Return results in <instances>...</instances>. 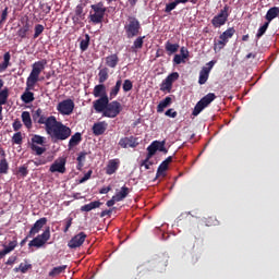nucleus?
Masks as SVG:
<instances>
[{"label":"nucleus","mask_w":279,"mask_h":279,"mask_svg":"<svg viewBox=\"0 0 279 279\" xmlns=\"http://www.w3.org/2000/svg\"><path fill=\"white\" fill-rule=\"evenodd\" d=\"M51 138V143H60V141H66L71 137V128L64 125L62 122L54 118V121L50 124V128L46 130Z\"/></svg>","instance_id":"f257e3e1"},{"label":"nucleus","mask_w":279,"mask_h":279,"mask_svg":"<svg viewBox=\"0 0 279 279\" xmlns=\"http://www.w3.org/2000/svg\"><path fill=\"white\" fill-rule=\"evenodd\" d=\"M45 66H47L45 59L33 63L32 72L26 80L27 90H34V86H36L38 77H40V74L45 71Z\"/></svg>","instance_id":"f03ea898"},{"label":"nucleus","mask_w":279,"mask_h":279,"mask_svg":"<svg viewBox=\"0 0 279 279\" xmlns=\"http://www.w3.org/2000/svg\"><path fill=\"white\" fill-rule=\"evenodd\" d=\"M124 32L126 38H136L143 32V26H141V21L134 16H129L124 23Z\"/></svg>","instance_id":"7ed1b4c3"},{"label":"nucleus","mask_w":279,"mask_h":279,"mask_svg":"<svg viewBox=\"0 0 279 279\" xmlns=\"http://www.w3.org/2000/svg\"><path fill=\"white\" fill-rule=\"evenodd\" d=\"M32 119L33 122L37 125H45L46 131H48L50 125L53 123L56 117H47V112H45V110H43L41 108H38L37 110L32 112Z\"/></svg>","instance_id":"20e7f679"},{"label":"nucleus","mask_w":279,"mask_h":279,"mask_svg":"<svg viewBox=\"0 0 279 279\" xmlns=\"http://www.w3.org/2000/svg\"><path fill=\"white\" fill-rule=\"evenodd\" d=\"M217 99V95L215 93H209L205 95L194 107L192 112L193 117H197L205 108H208L210 104H213Z\"/></svg>","instance_id":"39448f33"},{"label":"nucleus","mask_w":279,"mask_h":279,"mask_svg":"<svg viewBox=\"0 0 279 279\" xmlns=\"http://www.w3.org/2000/svg\"><path fill=\"white\" fill-rule=\"evenodd\" d=\"M123 110V107L121 106V102L113 100L107 102V107L102 113V117H107V119H117L119 114H121V111Z\"/></svg>","instance_id":"423d86ee"},{"label":"nucleus","mask_w":279,"mask_h":279,"mask_svg":"<svg viewBox=\"0 0 279 279\" xmlns=\"http://www.w3.org/2000/svg\"><path fill=\"white\" fill-rule=\"evenodd\" d=\"M228 12H230V7L226 4L223 9L211 19L213 27H223V25L228 23V17L230 16V13Z\"/></svg>","instance_id":"0eeeda50"},{"label":"nucleus","mask_w":279,"mask_h":279,"mask_svg":"<svg viewBox=\"0 0 279 279\" xmlns=\"http://www.w3.org/2000/svg\"><path fill=\"white\" fill-rule=\"evenodd\" d=\"M57 110L60 114L70 117V114H73V110H75V102L71 98L62 100L58 104Z\"/></svg>","instance_id":"6e6552de"},{"label":"nucleus","mask_w":279,"mask_h":279,"mask_svg":"<svg viewBox=\"0 0 279 279\" xmlns=\"http://www.w3.org/2000/svg\"><path fill=\"white\" fill-rule=\"evenodd\" d=\"M86 19V13H84V4H77L74 11V16L72 17V21L74 25H80L81 27H84V21Z\"/></svg>","instance_id":"1a4fd4ad"},{"label":"nucleus","mask_w":279,"mask_h":279,"mask_svg":"<svg viewBox=\"0 0 279 279\" xmlns=\"http://www.w3.org/2000/svg\"><path fill=\"white\" fill-rule=\"evenodd\" d=\"M138 137H135L133 135L129 137H122L120 138L118 145L122 147V149H128V147H131V149H134L138 147Z\"/></svg>","instance_id":"9d476101"},{"label":"nucleus","mask_w":279,"mask_h":279,"mask_svg":"<svg viewBox=\"0 0 279 279\" xmlns=\"http://www.w3.org/2000/svg\"><path fill=\"white\" fill-rule=\"evenodd\" d=\"M110 101V98L108 96H102L96 100L93 101V108L95 112L104 114L106 111V108H108V102Z\"/></svg>","instance_id":"9b49d317"},{"label":"nucleus","mask_w":279,"mask_h":279,"mask_svg":"<svg viewBox=\"0 0 279 279\" xmlns=\"http://www.w3.org/2000/svg\"><path fill=\"white\" fill-rule=\"evenodd\" d=\"M50 173H66V159L59 158L49 168Z\"/></svg>","instance_id":"f8f14e48"},{"label":"nucleus","mask_w":279,"mask_h":279,"mask_svg":"<svg viewBox=\"0 0 279 279\" xmlns=\"http://www.w3.org/2000/svg\"><path fill=\"white\" fill-rule=\"evenodd\" d=\"M86 236L87 235L84 232H80L69 241L68 247H70V250H76V247H82V245H84V241H86Z\"/></svg>","instance_id":"ddd939ff"},{"label":"nucleus","mask_w":279,"mask_h":279,"mask_svg":"<svg viewBox=\"0 0 279 279\" xmlns=\"http://www.w3.org/2000/svg\"><path fill=\"white\" fill-rule=\"evenodd\" d=\"M45 226H47V218H40L38 219L34 226L31 228L29 232H28V236H36V234H38V232H40V230H43V228H45Z\"/></svg>","instance_id":"4468645a"},{"label":"nucleus","mask_w":279,"mask_h":279,"mask_svg":"<svg viewBox=\"0 0 279 279\" xmlns=\"http://www.w3.org/2000/svg\"><path fill=\"white\" fill-rule=\"evenodd\" d=\"M121 165V160L119 159H111L108 161L106 167V173L107 175H114L117 171H119V167Z\"/></svg>","instance_id":"2eb2a0df"},{"label":"nucleus","mask_w":279,"mask_h":279,"mask_svg":"<svg viewBox=\"0 0 279 279\" xmlns=\"http://www.w3.org/2000/svg\"><path fill=\"white\" fill-rule=\"evenodd\" d=\"M166 141H154L151 142V144L148 146L155 154L156 151H162L163 154H169V150L167 149V147H165L166 145Z\"/></svg>","instance_id":"dca6fc26"},{"label":"nucleus","mask_w":279,"mask_h":279,"mask_svg":"<svg viewBox=\"0 0 279 279\" xmlns=\"http://www.w3.org/2000/svg\"><path fill=\"white\" fill-rule=\"evenodd\" d=\"M106 130H108V122L106 121L97 122L93 125V134L95 136H101V134L106 133Z\"/></svg>","instance_id":"f3484780"},{"label":"nucleus","mask_w":279,"mask_h":279,"mask_svg":"<svg viewBox=\"0 0 279 279\" xmlns=\"http://www.w3.org/2000/svg\"><path fill=\"white\" fill-rule=\"evenodd\" d=\"M173 162V157L169 156L168 158H166L158 167L157 169V174L156 178H160V175H162L165 173V171H167V169H169V163Z\"/></svg>","instance_id":"a211bd4d"},{"label":"nucleus","mask_w":279,"mask_h":279,"mask_svg":"<svg viewBox=\"0 0 279 279\" xmlns=\"http://www.w3.org/2000/svg\"><path fill=\"white\" fill-rule=\"evenodd\" d=\"M93 95L96 98L108 97V93L106 92V85L100 83L94 87Z\"/></svg>","instance_id":"6ab92c4d"},{"label":"nucleus","mask_w":279,"mask_h":279,"mask_svg":"<svg viewBox=\"0 0 279 279\" xmlns=\"http://www.w3.org/2000/svg\"><path fill=\"white\" fill-rule=\"evenodd\" d=\"M130 195V187L123 185L119 192L113 195L114 199L118 202H123L125 197Z\"/></svg>","instance_id":"aec40b11"},{"label":"nucleus","mask_w":279,"mask_h":279,"mask_svg":"<svg viewBox=\"0 0 279 279\" xmlns=\"http://www.w3.org/2000/svg\"><path fill=\"white\" fill-rule=\"evenodd\" d=\"M82 143V133L76 132L74 135L71 136L68 147L72 149L73 147H77Z\"/></svg>","instance_id":"412c9836"},{"label":"nucleus","mask_w":279,"mask_h":279,"mask_svg":"<svg viewBox=\"0 0 279 279\" xmlns=\"http://www.w3.org/2000/svg\"><path fill=\"white\" fill-rule=\"evenodd\" d=\"M165 49L168 56H173V53H178L180 49V44H172L171 40L166 41Z\"/></svg>","instance_id":"4be33fe9"},{"label":"nucleus","mask_w":279,"mask_h":279,"mask_svg":"<svg viewBox=\"0 0 279 279\" xmlns=\"http://www.w3.org/2000/svg\"><path fill=\"white\" fill-rule=\"evenodd\" d=\"M278 16H279V8L272 7L267 11L265 19L267 23H271V21H274V19H278Z\"/></svg>","instance_id":"5701e85b"},{"label":"nucleus","mask_w":279,"mask_h":279,"mask_svg":"<svg viewBox=\"0 0 279 279\" xmlns=\"http://www.w3.org/2000/svg\"><path fill=\"white\" fill-rule=\"evenodd\" d=\"M106 64L109 69H117V64H119V56L113 53L106 57Z\"/></svg>","instance_id":"b1692460"},{"label":"nucleus","mask_w":279,"mask_h":279,"mask_svg":"<svg viewBox=\"0 0 279 279\" xmlns=\"http://www.w3.org/2000/svg\"><path fill=\"white\" fill-rule=\"evenodd\" d=\"M122 85H123V81L121 78H119L116 82V85L110 89L109 99H114V97H117V95H119Z\"/></svg>","instance_id":"393cba45"},{"label":"nucleus","mask_w":279,"mask_h":279,"mask_svg":"<svg viewBox=\"0 0 279 279\" xmlns=\"http://www.w3.org/2000/svg\"><path fill=\"white\" fill-rule=\"evenodd\" d=\"M99 206H101V202L99 201L90 202L89 204L83 205L81 207V211L90 213V210H95V208H99Z\"/></svg>","instance_id":"a878e982"},{"label":"nucleus","mask_w":279,"mask_h":279,"mask_svg":"<svg viewBox=\"0 0 279 279\" xmlns=\"http://www.w3.org/2000/svg\"><path fill=\"white\" fill-rule=\"evenodd\" d=\"M210 75V69H202L198 76V84L203 86V84H206L208 82V77Z\"/></svg>","instance_id":"bb28decb"},{"label":"nucleus","mask_w":279,"mask_h":279,"mask_svg":"<svg viewBox=\"0 0 279 279\" xmlns=\"http://www.w3.org/2000/svg\"><path fill=\"white\" fill-rule=\"evenodd\" d=\"M173 99L167 96L163 100L159 102L157 106V112H165V108H169L170 104H172Z\"/></svg>","instance_id":"cd10ccee"},{"label":"nucleus","mask_w":279,"mask_h":279,"mask_svg":"<svg viewBox=\"0 0 279 279\" xmlns=\"http://www.w3.org/2000/svg\"><path fill=\"white\" fill-rule=\"evenodd\" d=\"M110 70L108 68H102L98 72V82L99 84H104L109 77Z\"/></svg>","instance_id":"c85d7f7f"},{"label":"nucleus","mask_w":279,"mask_h":279,"mask_svg":"<svg viewBox=\"0 0 279 279\" xmlns=\"http://www.w3.org/2000/svg\"><path fill=\"white\" fill-rule=\"evenodd\" d=\"M22 122L24 123L25 128H27V130H32V114L29 111L22 112Z\"/></svg>","instance_id":"c756f323"},{"label":"nucleus","mask_w":279,"mask_h":279,"mask_svg":"<svg viewBox=\"0 0 279 279\" xmlns=\"http://www.w3.org/2000/svg\"><path fill=\"white\" fill-rule=\"evenodd\" d=\"M10 97V89L8 87H4L3 89H0V106H5L8 104V99Z\"/></svg>","instance_id":"7c9ffc66"},{"label":"nucleus","mask_w":279,"mask_h":279,"mask_svg":"<svg viewBox=\"0 0 279 279\" xmlns=\"http://www.w3.org/2000/svg\"><path fill=\"white\" fill-rule=\"evenodd\" d=\"M86 156H88V153L86 151H81L76 158L77 160V166L76 169L78 171H82V169L84 168V162H86Z\"/></svg>","instance_id":"2f4dec72"},{"label":"nucleus","mask_w":279,"mask_h":279,"mask_svg":"<svg viewBox=\"0 0 279 279\" xmlns=\"http://www.w3.org/2000/svg\"><path fill=\"white\" fill-rule=\"evenodd\" d=\"M145 45V36H138L131 47L132 51H138Z\"/></svg>","instance_id":"473e14b6"},{"label":"nucleus","mask_w":279,"mask_h":279,"mask_svg":"<svg viewBox=\"0 0 279 279\" xmlns=\"http://www.w3.org/2000/svg\"><path fill=\"white\" fill-rule=\"evenodd\" d=\"M66 265L54 267L50 270L49 277L56 278V276H60V274H64L66 271Z\"/></svg>","instance_id":"72a5a7b5"},{"label":"nucleus","mask_w":279,"mask_h":279,"mask_svg":"<svg viewBox=\"0 0 279 279\" xmlns=\"http://www.w3.org/2000/svg\"><path fill=\"white\" fill-rule=\"evenodd\" d=\"M234 34H236V29H234V27H229L219 36V38H223L227 43H229L230 38H232Z\"/></svg>","instance_id":"f704fd0d"},{"label":"nucleus","mask_w":279,"mask_h":279,"mask_svg":"<svg viewBox=\"0 0 279 279\" xmlns=\"http://www.w3.org/2000/svg\"><path fill=\"white\" fill-rule=\"evenodd\" d=\"M22 101H24V104H32V101H34V93L29 92V89H27L26 87V92L21 96Z\"/></svg>","instance_id":"c9c22d12"},{"label":"nucleus","mask_w":279,"mask_h":279,"mask_svg":"<svg viewBox=\"0 0 279 279\" xmlns=\"http://www.w3.org/2000/svg\"><path fill=\"white\" fill-rule=\"evenodd\" d=\"M10 60H12V56L10 52H5L3 54V62L0 64V71H5L10 66Z\"/></svg>","instance_id":"e433bc0d"},{"label":"nucleus","mask_w":279,"mask_h":279,"mask_svg":"<svg viewBox=\"0 0 279 279\" xmlns=\"http://www.w3.org/2000/svg\"><path fill=\"white\" fill-rule=\"evenodd\" d=\"M27 34H29V24L26 22L22 27L17 31V36L20 38H27Z\"/></svg>","instance_id":"4c0bfd02"},{"label":"nucleus","mask_w":279,"mask_h":279,"mask_svg":"<svg viewBox=\"0 0 279 279\" xmlns=\"http://www.w3.org/2000/svg\"><path fill=\"white\" fill-rule=\"evenodd\" d=\"M92 10H94V12L96 14H100L101 16H106V7H104V3H97V4H93L92 5Z\"/></svg>","instance_id":"58836bf2"},{"label":"nucleus","mask_w":279,"mask_h":279,"mask_svg":"<svg viewBox=\"0 0 279 279\" xmlns=\"http://www.w3.org/2000/svg\"><path fill=\"white\" fill-rule=\"evenodd\" d=\"M228 45V41L223 38H219V40L214 43V51L217 53L223 49Z\"/></svg>","instance_id":"ea45409f"},{"label":"nucleus","mask_w":279,"mask_h":279,"mask_svg":"<svg viewBox=\"0 0 279 279\" xmlns=\"http://www.w3.org/2000/svg\"><path fill=\"white\" fill-rule=\"evenodd\" d=\"M43 245H45V241L38 235L28 243V247H43Z\"/></svg>","instance_id":"a19ab883"},{"label":"nucleus","mask_w":279,"mask_h":279,"mask_svg":"<svg viewBox=\"0 0 279 279\" xmlns=\"http://www.w3.org/2000/svg\"><path fill=\"white\" fill-rule=\"evenodd\" d=\"M90 45V36L88 34L85 35V39H82L80 43L81 51H86L88 46Z\"/></svg>","instance_id":"79ce46f5"},{"label":"nucleus","mask_w":279,"mask_h":279,"mask_svg":"<svg viewBox=\"0 0 279 279\" xmlns=\"http://www.w3.org/2000/svg\"><path fill=\"white\" fill-rule=\"evenodd\" d=\"M89 21H92V23L95 25H99V23H104V15H100L99 13L90 14Z\"/></svg>","instance_id":"37998d69"},{"label":"nucleus","mask_w":279,"mask_h":279,"mask_svg":"<svg viewBox=\"0 0 279 279\" xmlns=\"http://www.w3.org/2000/svg\"><path fill=\"white\" fill-rule=\"evenodd\" d=\"M31 141L32 145H45V141H47V138L40 135H33Z\"/></svg>","instance_id":"c03bdc74"},{"label":"nucleus","mask_w":279,"mask_h":279,"mask_svg":"<svg viewBox=\"0 0 279 279\" xmlns=\"http://www.w3.org/2000/svg\"><path fill=\"white\" fill-rule=\"evenodd\" d=\"M16 245H19V241L16 240V236H14L13 241L9 242V244L4 246V250L7 251L8 254H10V252H14V250L16 248Z\"/></svg>","instance_id":"a18cd8bd"},{"label":"nucleus","mask_w":279,"mask_h":279,"mask_svg":"<svg viewBox=\"0 0 279 279\" xmlns=\"http://www.w3.org/2000/svg\"><path fill=\"white\" fill-rule=\"evenodd\" d=\"M12 144H13V145H23V133L16 132V133L12 136Z\"/></svg>","instance_id":"49530a36"},{"label":"nucleus","mask_w":279,"mask_h":279,"mask_svg":"<svg viewBox=\"0 0 279 279\" xmlns=\"http://www.w3.org/2000/svg\"><path fill=\"white\" fill-rule=\"evenodd\" d=\"M10 169V165L8 163V159L3 158L0 160V173L5 174Z\"/></svg>","instance_id":"de8ad7c7"},{"label":"nucleus","mask_w":279,"mask_h":279,"mask_svg":"<svg viewBox=\"0 0 279 279\" xmlns=\"http://www.w3.org/2000/svg\"><path fill=\"white\" fill-rule=\"evenodd\" d=\"M269 28V23L265 22L263 26H260L257 31L256 38H263L265 36V33Z\"/></svg>","instance_id":"09e8293b"},{"label":"nucleus","mask_w":279,"mask_h":279,"mask_svg":"<svg viewBox=\"0 0 279 279\" xmlns=\"http://www.w3.org/2000/svg\"><path fill=\"white\" fill-rule=\"evenodd\" d=\"M31 149H32V151H36L37 156H43V154H45L47 151V148L40 147L36 144H31Z\"/></svg>","instance_id":"8fccbe9b"},{"label":"nucleus","mask_w":279,"mask_h":279,"mask_svg":"<svg viewBox=\"0 0 279 279\" xmlns=\"http://www.w3.org/2000/svg\"><path fill=\"white\" fill-rule=\"evenodd\" d=\"M171 88H173V84L169 82L167 78L161 83L160 90L165 93V90H168V93H171Z\"/></svg>","instance_id":"3c124183"},{"label":"nucleus","mask_w":279,"mask_h":279,"mask_svg":"<svg viewBox=\"0 0 279 279\" xmlns=\"http://www.w3.org/2000/svg\"><path fill=\"white\" fill-rule=\"evenodd\" d=\"M32 269V264H23L21 263L19 268H15V271H21V274H27Z\"/></svg>","instance_id":"603ef678"},{"label":"nucleus","mask_w":279,"mask_h":279,"mask_svg":"<svg viewBox=\"0 0 279 279\" xmlns=\"http://www.w3.org/2000/svg\"><path fill=\"white\" fill-rule=\"evenodd\" d=\"M38 236L41 238L44 244L47 243V241L51 239V230L49 229V227L43 232V234H39Z\"/></svg>","instance_id":"864d4df0"},{"label":"nucleus","mask_w":279,"mask_h":279,"mask_svg":"<svg viewBox=\"0 0 279 279\" xmlns=\"http://www.w3.org/2000/svg\"><path fill=\"white\" fill-rule=\"evenodd\" d=\"M122 88L124 90V93H130V90H132V88H134V84L130 81V80H125Z\"/></svg>","instance_id":"5fc2aeb1"},{"label":"nucleus","mask_w":279,"mask_h":279,"mask_svg":"<svg viewBox=\"0 0 279 279\" xmlns=\"http://www.w3.org/2000/svg\"><path fill=\"white\" fill-rule=\"evenodd\" d=\"M43 32H45V26L41 24H36L33 38H38V36H40V34H43Z\"/></svg>","instance_id":"6e6d98bb"},{"label":"nucleus","mask_w":279,"mask_h":279,"mask_svg":"<svg viewBox=\"0 0 279 279\" xmlns=\"http://www.w3.org/2000/svg\"><path fill=\"white\" fill-rule=\"evenodd\" d=\"M178 5L179 4L175 0L173 2L166 4V8H165L166 14H169L172 10H175V8H178Z\"/></svg>","instance_id":"4d7b16f0"},{"label":"nucleus","mask_w":279,"mask_h":279,"mask_svg":"<svg viewBox=\"0 0 279 279\" xmlns=\"http://www.w3.org/2000/svg\"><path fill=\"white\" fill-rule=\"evenodd\" d=\"M166 80L173 84V82H178V80H180V74L178 72H172L166 77Z\"/></svg>","instance_id":"13d9d810"},{"label":"nucleus","mask_w":279,"mask_h":279,"mask_svg":"<svg viewBox=\"0 0 279 279\" xmlns=\"http://www.w3.org/2000/svg\"><path fill=\"white\" fill-rule=\"evenodd\" d=\"M173 64H186V59H184L180 54H174V57H173Z\"/></svg>","instance_id":"bf43d9fd"},{"label":"nucleus","mask_w":279,"mask_h":279,"mask_svg":"<svg viewBox=\"0 0 279 279\" xmlns=\"http://www.w3.org/2000/svg\"><path fill=\"white\" fill-rule=\"evenodd\" d=\"M19 175H21L22 178H27L29 170H27L26 166H22L19 168L17 170Z\"/></svg>","instance_id":"052dcab7"},{"label":"nucleus","mask_w":279,"mask_h":279,"mask_svg":"<svg viewBox=\"0 0 279 279\" xmlns=\"http://www.w3.org/2000/svg\"><path fill=\"white\" fill-rule=\"evenodd\" d=\"M147 155L146 158L144 159V161L146 162H151V158H154V156H156V153L148 146L147 147Z\"/></svg>","instance_id":"680f3d73"},{"label":"nucleus","mask_w":279,"mask_h":279,"mask_svg":"<svg viewBox=\"0 0 279 279\" xmlns=\"http://www.w3.org/2000/svg\"><path fill=\"white\" fill-rule=\"evenodd\" d=\"M9 8L5 7L4 10L1 12V15H0V22L1 23H5V21H8V14H9Z\"/></svg>","instance_id":"e2e57ef3"},{"label":"nucleus","mask_w":279,"mask_h":279,"mask_svg":"<svg viewBox=\"0 0 279 279\" xmlns=\"http://www.w3.org/2000/svg\"><path fill=\"white\" fill-rule=\"evenodd\" d=\"M12 126H13L14 132H19V130H21V128H23V124L21 123V120L15 119Z\"/></svg>","instance_id":"0e129e2a"},{"label":"nucleus","mask_w":279,"mask_h":279,"mask_svg":"<svg viewBox=\"0 0 279 279\" xmlns=\"http://www.w3.org/2000/svg\"><path fill=\"white\" fill-rule=\"evenodd\" d=\"M153 165H154V161H144V160H142V162L140 163V167H144V169L146 171H148L149 169H151Z\"/></svg>","instance_id":"69168bd1"},{"label":"nucleus","mask_w":279,"mask_h":279,"mask_svg":"<svg viewBox=\"0 0 279 279\" xmlns=\"http://www.w3.org/2000/svg\"><path fill=\"white\" fill-rule=\"evenodd\" d=\"M179 56H181V58H184L185 60H187L189 49L186 47H181Z\"/></svg>","instance_id":"338daca9"},{"label":"nucleus","mask_w":279,"mask_h":279,"mask_svg":"<svg viewBox=\"0 0 279 279\" xmlns=\"http://www.w3.org/2000/svg\"><path fill=\"white\" fill-rule=\"evenodd\" d=\"M71 226H73V218H66L65 219V228L63 230V232H69V228H71Z\"/></svg>","instance_id":"774afa93"}]
</instances>
